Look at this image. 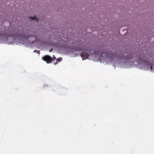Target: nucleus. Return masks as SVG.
<instances>
[{
	"instance_id": "7ed1b4c3",
	"label": "nucleus",
	"mask_w": 154,
	"mask_h": 154,
	"mask_svg": "<svg viewBox=\"0 0 154 154\" xmlns=\"http://www.w3.org/2000/svg\"><path fill=\"white\" fill-rule=\"evenodd\" d=\"M54 58L53 59L49 55H47L45 56L42 57V59L43 60L46 62L48 63H50L52 60H54L56 58V57L53 55Z\"/></svg>"
},
{
	"instance_id": "0eeeda50",
	"label": "nucleus",
	"mask_w": 154,
	"mask_h": 154,
	"mask_svg": "<svg viewBox=\"0 0 154 154\" xmlns=\"http://www.w3.org/2000/svg\"><path fill=\"white\" fill-rule=\"evenodd\" d=\"M36 51L37 53H39V52L38 51H37L36 50H34L33 51V52H35Z\"/></svg>"
},
{
	"instance_id": "1a4fd4ad",
	"label": "nucleus",
	"mask_w": 154,
	"mask_h": 154,
	"mask_svg": "<svg viewBox=\"0 0 154 154\" xmlns=\"http://www.w3.org/2000/svg\"><path fill=\"white\" fill-rule=\"evenodd\" d=\"M45 85H46L45 84V85H44V87H45Z\"/></svg>"
},
{
	"instance_id": "f257e3e1",
	"label": "nucleus",
	"mask_w": 154,
	"mask_h": 154,
	"mask_svg": "<svg viewBox=\"0 0 154 154\" xmlns=\"http://www.w3.org/2000/svg\"><path fill=\"white\" fill-rule=\"evenodd\" d=\"M126 55V54H123L120 51L113 53L95 51V58L106 60L110 62L114 60L115 63L121 67L128 68L131 66H138L145 70H151L154 72V65H151L148 62L150 57L148 53H145L136 59L131 55Z\"/></svg>"
},
{
	"instance_id": "39448f33",
	"label": "nucleus",
	"mask_w": 154,
	"mask_h": 154,
	"mask_svg": "<svg viewBox=\"0 0 154 154\" xmlns=\"http://www.w3.org/2000/svg\"><path fill=\"white\" fill-rule=\"evenodd\" d=\"M29 18H32V20H36V21L37 22H38V20L36 19V18H35V16L34 17H29Z\"/></svg>"
},
{
	"instance_id": "f03ea898",
	"label": "nucleus",
	"mask_w": 154,
	"mask_h": 154,
	"mask_svg": "<svg viewBox=\"0 0 154 154\" xmlns=\"http://www.w3.org/2000/svg\"><path fill=\"white\" fill-rule=\"evenodd\" d=\"M32 32V31H29V34L24 33L23 34H20L19 35H12L8 36L7 37V43L8 44H11L14 43L16 42V44H24V40L28 38V40L30 44H32L35 42H37V40L36 37L29 34Z\"/></svg>"
},
{
	"instance_id": "423d86ee",
	"label": "nucleus",
	"mask_w": 154,
	"mask_h": 154,
	"mask_svg": "<svg viewBox=\"0 0 154 154\" xmlns=\"http://www.w3.org/2000/svg\"><path fill=\"white\" fill-rule=\"evenodd\" d=\"M3 37V36L2 35L0 34V39H2Z\"/></svg>"
},
{
	"instance_id": "6e6552de",
	"label": "nucleus",
	"mask_w": 154,
	"mask_h": 154,
	"mask_svg": "<svg viewBox=\"0 0 154 154\" xmlns=\"http://www.w3.org/2000/svg\"><path fill=\"white\" fill-rule=\"evenodd\" d=\"M52 50V49H51L50 51H49L50 52H51Z\"/></svg>"
},
{
	"instance_id": "20e7f679",
	"label": "nucleus",
	"mask_w": 154,
	"mask_h": 154,
	"mask_svg": "<svg viewBox=\"0 0 154 154\" xmlns=\"http://www.w3.org/2000/svg\"><path fill=\"white\" fill-rule=\"evenodd\" d=\"M62 58H61V57H60L59 58H57V60L56 62V63H54V64H55L56 63H58L57 62V61H61L62 60Z\"/></svg>"
}]
</instances>
